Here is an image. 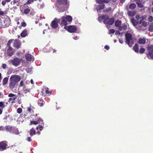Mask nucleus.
Here are the masks:
<instances>
[{"label":"nucleus","instance_id":"obj_1","mask_svg":"<svg viewBox=\"0 0 153 153\" xmlns=\"http://www.w3.org/2000/svg\"><path fill=\"white\" fill-rule=\"evenodd\" d=\"M21 79L20 76L16 75H13L10 78L9 87L11 89L16 88L18 85V82Z\"/></svg>","mask_w":153,"mask_h":153},{"label":"nucleus","instance_id":"obj_2","mask_svg":"<svg viewBox=\"0 0 153 153\" xmlns=\"http://www.w3.org/2000/svg\"><path fill=\"white\" fill-rule=\"evenodd\" d=\"M58 5L57 9L58 11L62 12L67 10L68 8V0H56Z\"/></svg>","mask_w":153,"mask_h":153},{"label":"nucleus","instance_id":"obj_3","mask_svg":"<svg viewBox=\"0 0 153 153\" xmlns=\"http://www.w3.org/2000/svg\"><path fill=\"white\" fill-rule=\"evenodd\" d=\"M125 42L129 47H131L134 44V40L132 35L130 33H127L125 34Z\"/></svg>","mask_w":153,"mask_h":153},{"label":"nucleus","instance_id":"obj_4","mask_svg":"<svg viewBox=\"0 0 153 153\" xmlns=\"http://www.w3.org/2000/svg\"><path fill=\"white\" fill-rule=\"evenodd\" d=\"M146 49L147 50L146 55L151 59H153V45H151L149 46Z\"/></svg>","mask_w":153,"mask_h":153},{"label":"nucleus","instance_id":"obj_5","mask_svg":"<svg viewBox=\"0 0 153 153\" xmlns=\"http://www.w3.org/2000/svg\"><path fill=\"white\" fill-rule=\"evenodd\" d=\"M114 18H110L109 16L107 15L105 19L103 21V23L105 25H111L114 23Z\"/></svg>","mask_w":153,"mask_h":153},{"label":"nucleus","instance_id":"obj_6","mask_svg":"<svg viewBox=\"0 0 153 153\" xmlns=\"http://www.w3.org/2000/svg\"><path fill=\"white\" fill-rule=\"evenodd\" d=\"M64 28L67 30L68 32L71 33L75 32L77 30V27L75 25L65 26L64 27Z\"/></svg>","mask_w":153,"mask_h":153},{"label":"nucleus","instance_id":"obj_7","mask_svg":"<svg viewBox=\"0 0 153 153\" xmlns=\"http://www.w3.org/2000/svg\"><path fill=\"white\" fill-rule=\"evenodd\" d=\"M10 19L9 17L5 18L3 22H1V25L3 28L8 27L10 24Z\"/></svg>","mask_w":153,"mask_h":153},{"label":"nucleus","instance_id":"obj_8","mask_svg":"<svg viewBox=\"0 0 153 153\" xmlns=\"http://www.w3.org/2000/svg\"><path fill=\"white\" fill-rule=\"evenodd\" d=\"M21 45V42L19 39H16L14 40L13 44V47L15 49H18Z\"/></svg>","mask_w":153,"mask_h":153},{"label":"nucleus","instance_id":"obj_9","mask_svg":"<svg viewBox=\"0 0 153 153\" xmlns=\"http://www.w3.org/2000/svg\"><path fill=\"white\" fill-rule=\"evenodd\" d=\"M60 19L55 18L51 22V26L54 29H56L58 27V23L59 22Z\"/></svg>","mask_w":153,"mask_h":153},{"label":"nucleus","instance_id":"obj_10","mask_svg":"<svg viewBox=\"0 0 153 153\" xmlns=\"http://www.w3.org/2000/svg\"><path fill=\"white\" fill-rule=\"evenodd\" d=\"M42 93V95L44 96H49L51 94V92L49 91L48 88H45L43 89Z\"/></svg>","mask_w":153,"mask_h":153},{"label":"nucleus","instance_id":"obj_11","mask_svg":"<svg viewBox=\"0 0 153 153\" xmlns=\"http://www.w3.org/2000/svg\"><path fill=\"white\" fill-rule=\"evenodd\" d=\"M7 145L5 141H2L0 142V150L3 151L7 149Z\"/></svg>","mask_w":153,"mask_h":153},{"label":"nucleus","instance_id":"obj_12","mask_svg":"<svg viewBox=\"0 0 153 153\" xmlns=\"http://www.w3.org/2000/svg\"><path fill=\"white\" fill-rule=\"evenodd\" d=\"M12 62L14 65L17 66L19 65L20 63V60L18 58H16L12 60Z\"/></svg>","mask_w":153,"mask_h":153},{"label":"nucleus","instance_id":"obj_13","mask_svg":"<svg viewBox=\"0 0 153 153\" xmlns=\"http://www.w3.org/2000/svg\"><path fill=\"white\" fill-rule=\"evenodd\" d=\"M6 52L7 56H12L14 52L13 49L12 47L8 48Z\"/></svg>","mask_w":153,"mask_h":153},{"label":"nucleus","instance_id":"obj_14","mask_svg":"<svg viewBox=\"0 0 153 153\" xmlns=\"http://www.w3.org/2000/svg\"><path fill=\"white\" fill-rule=\"evenodd\" d=\"M61 21L60 25L61 27H62L63 26H65L67 24V20L66 18H65V16H62L61 17Z\"/></svg>","mask_w":153,"mask_h":153},{"label":"nucleus","instance_id":"obj_15","mask_svg":"<svg viewBox=\"0 0 153 153\" xmlns=\"http://www.w3.org/2000/svg\"><path fill=\"white\" fill-rule=\"evenodd\" d=\"M121 21L119 20H116L115 23V26L118 27V29L120 31L122 30V26H121Z\"/></svg>","mask_w":153,"mask_h":153},{"label":"nucleus","instance_id":"obj_16","mask_svg":"<svg viewBox=\"0 0 153 153\" xmlns=\"http://www.w3.org/2000/svg\"><path fill=\"white\" fill-rule=\"evenodd\" d=\"M27 30L26 29H24L21 33L20 35L22 37H25L27 35Z\"/></svg>","mask_w":153,"mask_h":153},{"label":"nucleus","instance_id":"obj_17","mask_svg":"<svg viewBox=\"0 0 153 153\" xmlns=\"http://www.w3.org/2000/svg\"><path fill=\"white\" fill-rule=\"evenodd\" d=\"M33 56L30 54L26 53L25 54V58L27 61H30L31 60Z\"/></svg>","mask_w":153,"mask_h":153},{"label":"nucleus","instance_id":"obj_18","mask_svg":"<svg viewBox=\"0 0 153 153\" xmlns=\"http://www.w3.org/2000/svg\"><path fill=\"white\" fill-rule=\"evenodd\" d=\"M38 104L40 107H42L45 104V102L43 101L42 99H39L38 100Z\"/></svg>","mask_w":153,"mask_h":153},{"label":"nucleus","instance_id":"obj_19","mask_svg":"<svg viewBox=\"0 0 153 153\" xmlns=\"http://www.w3.org/2000/svg\"><path fill=\"white\" fill-rule=\"evenodd\" d=\"M146 42V40L145 38H140L138 40V43L140 44H144Z\"/></svg>","mask_w":153,"mask_h":153},{"label":"nucleus","instance_id":"obj_20","mask_svg":"<svg viewBox=\"0 0 153 153\" xmlns=\"http://www.w3.org/2000/svg\"><path fill=\"white\" fill-rule=\"evenodd\" d=\"M21 0H13V1L12 2L13 3V4H16L17 6H19L21 5Z\"/></svg>","mask_w":153,"mask_h":153},{"label":"nucleus","instance_id":"obj_21","mask_svg":"<svg viewBox=\"0 0 153 153\" xmlns=\"http://www.w3.org/2000/svg\"><path fill=\"white\" fill-rule=\"evenodd\" d=\"M133 49L136 53L139 52V45L137 44H136L133 47Z\"/></svg>","mask_w":153,"mask_h":153},{"label":"nucleus","instance_id":"obj_22","mask_svg":"<svg viewBox=\"0 0 153 153\" xmlns=\"http://www.w3.org/2000/svg\"><path fill=\"white\" fill-rule=\"evenodd\" d=\"M7 13V11L5 10L4 11L1 10V9H0V16H4L6 15Z\"/></svg>","mask_w":153,"mask_h":153},{"label":"nucleus","instance_id":"obj_23","mask_svg":"<svg viewBox=\"0 0 153 153\" xmlns=\"http://www.w3.org/2000/svg\"><path fill=\"white\" fill-rule=\"evenodd\" d=\"M105 6V5L104 4H102L97 6V10H101L103 9Z\"/></svg>","mask_w":153,"mask_h":153},{"label":"nucleus","instance_id":"obj_24","mask_svg":"<svg viewBox=\"0 0 153 153\" xmlns=\"http://www.w3.org/2000/svg\"><path fill=\"white\" fill-rule=\"evenodd\" d=\"M107 15H102L101 16H99L98 17V20L99 22H100L102 20L105 19Z\"/></svg>","mask_w":153,"mask_h":153},{"label":"nucleus","instance_id":"obj_25","mask_svg":"<svg viewBox=\"0 0 153 153\" xmlns=\"http://www.w3.org/2000/svg\"><path fill=\"white\" fill-rule=\"evenodd\" d=\"M136 13V12L135 11H128V15L131 17H133L134 16Z\"/></svg>","mask_w":153,"mask_h":153},{"label":"nucleus","instance_id":"obj_26","mask_svg":"<svg viewBox=\"0 0 153 153\" xmlns=\"http://www.w3.org/2000/svg\"><path fill=\"white\" fill-rule=\"evenodd\" d=\"M131 21L134 26H136L138 25L137 22L134 18L131 19Z\"/></svg>","mask_w":153,"mask_h":153},{"label":"nucleus","instance_id":"obj_27","mask_svg":"<svg viewBox=\"0 0 153 153\" xmlns=\"http://www.w3.org/2000/svg\"><path fill=\"white\" fill-rule=\"evenodd\" d=\"M4 128L7 131L10 132L12 130V127L9 125L6 126Z\"/></svg>","mask_w":153,"mask_h":153},{"label":"nucleus","instance_id":"obj_28","mask_svg":"<svg viewBox=\"0 0 153 153\" xmlns=\"http://www.w3.org/2000/svg\"><path fill=\"white\" fill-rule=\"evenodd\" d=\"M30 134L31 136H33L36 134V131L33 128H32L30 131Z\"/></svg>","mask_w":153,"mask_h":153},{"label":"nucleus","instance_id":"obj_29","mask_svg":"<svg viewBox=\"0 0 153 153\" xmlns=\"http://www.w3.org/2000/svg\"><path fill=\"white\" fill-rule=\"evenodd\" d=\"M8 78L7 77H6L4 78L2 80V85H3L6 84L8 82Z\"/></svg>","mask_w":153,"mask_h":153},{"label":"nucleus","instance_id":"obj_30","mask_svg":"<svg viewBox=\"0 0 153 153\" xmlns=\"http://www.w3.org/2000/svg\"><path fill=\"white\" fill-rule=\"evenodd\" d=\"M98 4L102 3H107L109 2V0H96Z\"/></svg>","mask_w":153,"mask_h":153},{"label":"nucleus","instance_id":"obj_31","mask_svg":"<svg viewBox=\"0 0 153 153\" xmlns=\"http://www.w3.org/2000/svg\"><path fill=\"white\" fill-rule=\"evenodd\" d=\"M136 4L134 3H132L130 4L129 6V8L130 9L134 10L136 7Z\"/></svg>","mask_w":153,"mask_h":153},{"label":"nucleus","instance_id":"obj_32","mask_svg":"<svg viewBox=\"0 0 153 153\" xmlns=\"http://www.w3.org/2000/svg\"><path fill=\"white\" fill-rule=\"evenodd\" d=\"M17 98V96L11 97L9 99L8 101L11 102V103H13L14 102V101Z\"/></svg>","mask_w":153,"mask_h":153},{"label":"nucleus","instance_id":"obj_33","mask_svg":"<svg viewBox=\"0 0 153 153\" xmlns=\"http://www.w3.org/2000/svg\"><path fill=\"white\" fill-rule=\"evenodd\" d=\"M65 18H66L67 21L68 22H71L72 21V18L70 16H67L65 17Z\"/></svg>","mask_w":153,"mask_h":153},{"label":"nucleus","instance_id":"obj_34","mask_svg":"<svg viewBox=\"0 0 153 153\" xmlns=\"http://www.w3.org/2000/svg\"><path fill=\"white\" fill-rule=\"evenodd\" d=\"M136 3L137 5L140 8H142L143 7V4L139 0V1H137Z\"/></svg>","mask_w":153,"mask_h":153},{"label":"nucleus","instance_id":"obj_35","mask_svg":"<svg viewBox=\"0 0 153 153\" xmlns=\"http://www.w3.org/2000/svg\"><path fill=\"white\" fill-rule=\"evenodd\" d=\"M14 40L13 39H10L7 42V45L8 46V48H10V47H11L10 46V44L12 43Z\"/></svg>","mask_w":153,"mask_h":153},{"label":"nucleus","instance_id":"obj_36","mask_svg":"<svg viewBox=\"0 0 153 153\" xmlns=\"http://www.w3.org/2000/svg\"><path fill=\"white\" fill-rule=\"evenodd\" d=\"M30 10L29 8H27L25 9L24 10V13L25 14H28L30 12Z\"/></svg>","mask_w":153,"mask_h":153},{"label":"nucleus","instance_id":"obj_37","mask_svg":"<svg viewBox=\"0 0 153 153\" xmlns=\"http://www.w3.org/2000/svg\"><path fill=\"white\" fill-rule=\"evenodd\" d=\"M149 30L151 32L153 31V23H152L150 25Z\"/></svg>","mask_w":153,"mask_h":153},{"label":"nucleus","instance_id":"obj_38","mask_svg":"<svg viewBox=\"0 0 153 153\" xmlns=\"http://www.w3.org/2000/svg\"><path fill=\"white\" fill-rule=\"evenodd\" d=\"M34 1L33 0H28L26 2L25 4H24V5H28L31 4Z\"/></svg>","mask_w":153,"mask_h":153},{"label":"nucleus","instance_id":"obj_39","mask_svg":"<svg viewBox=\"0 0 153 153\" xmlns=\"http://www.w3.org/2000/svg\"><path fill=\"white\" fill-rule=\"evenodd\" d=\"M43 129V127L42 126L40 125H39L36 128V129L38 130L39 129L40 131H42Z\"/></svg>","mask_w":153,"mask_h":153},{"label":"nucleus","instance_id":"obj_40","mask_svg":"<svg viewBox=\"0 0 153 153\" xmlns=\"http://www.w3.org/2000/svg\"><path fill=\"white\" fill-rule=\"evenodd\" d=\"M145 51V49L143 48H141L140 49L139 51V52L140 53V54H142Z\"/></svg>","mask_w":153,"mask_h":153},{"label":"nucleus","instance_id":"obj_41","mask_svg":"<svg viewBox=\"0 0 153 153\" xmlns=\"http://www.w3.org/2000/svg\"><path fill=\"white\" fill-rule=\"evenodd\" d=\"M39 123V122H37V121H31L30 122V125L33 124L34 125H36Z\"/></svg>","mask_w":153,"mask_h":153},{"label":"nucleus","instance_id":"obj_42","mask_svg":"<svg viewBox=\"0 0 153 153\" xmlns=\"http://www.w3.org/2000/svg\"><path fill=\"white\" fill-rule=\"evenodd\" d=\"M140 20L137 22L138 25H139L141 24V23L143 22L142 21L144 19V18L143 17H142L140 18Z\"/></svg>","mask_w":153,"mask_h":153},{"label":"nucleus","instance_id":"obj_43","mask_svg":"<svg viewBox=\"0 0 153 153\" xmlns=\"http://www.w3.org/2000/svg\"><path fill=\"white\" fill-rule=\"evenodd\" d=\"M142 25L144 27H146L148 25L146 21H143L142 22Z\"/></svg>","mask_w":153,"mask_h":153},{"label":"nucleus","instance_id":"obj_44","mask_svg":"<svg viewBox=\"0 0 153 153\" xmlns=\"http://www.w3.org/2000/svg\"><path fill=\"white\" fill-rule=\"evenodd\" d=\"M22 111V109L21 108H18L17 109V112L18 114H20Z\"/></svg>","mask_w":153,"mask_h":153},{"label":"nucleus","instance_id":"obj_45","mask_svg":"<svg viewBox=\"0 0 153 153\" xmlns=\"http://www.w3.org/2000/svg\"><path fill=\"white\" fill-rule=\"evenodd\" d=\"M148 19L149 22H151L153 21V17L152 16H150L149 17Z\"/></svg>","mask_w":153,"mask_h":153},{"label":"nucleus","instance_id":"obj_46","mask_svg":"<svg viewBox=\"0 0 153 153\" xmlns=\"http://www.w3.org/2000/svg\"><path fill=\"white\" fill-rule=\"evenodd\" d=\"M115 32V30L113 29H111L109 30V33L111 34V33H114Z\"/></svg>","mask_w":153,"mask_h":153},{"label":"nucleus","instance_id":"obj_47","mask_svg":"<svg viewBox=\"0 0 153 153\" xmlns=\"http://www.w3.org/2000/svg\"><path fill=\"white\" fill-rule=\"evenodd\" d=\"M5 107L4 104L3 102H0V107L3 108Z\"/></svg>","mask_w":153,"mask_h":153},{"label":"nucleus","instance_id":"obj_48","mask_svg":"<svg viewBox=\"0 0 153 153\" xmlns=\"http://www.w3.org/2000/svg\"><path fill=\"white\" fill-rule=\"evenodd\" d=\"M127 28V25H126L125 24L122 27V30H126Z\"/></svg>","mask_w":153,"mask_h":153},{"label":"nucleus","instance_id":"obj_49","mask_svg":"<svg viewBox=\"0 0 153 153\" xmlns=\"http://www.w3.org/2000/svg\"><path fill=\"white\" fill-rule=\"evenodd\" d=\"M142 25H138V27H137V28L138 30H144L142 28Z\"/></svg>","mask_w":153,"mask_h":153},{"label":"nucleus","instance_id":"obj_50","mask_svg":"<svg viewBox=\"0 0 153 153\" xmlns=\"http://www.w3.org/2000/svg\"><path fill=\"white\" fill-rule=\"evenodd\" d=\"M36 121L37 122H39V123L42 124L43 123V120L41 118H39V119Z\"/></svg>","mask_w":153,"mask_h":153},{"label":"nucleus","instance_id":"obj_51","mask_svg":"<svg viewBox=\"0 0 153 153\" xmlns=\"http://www.w3.org/2000/svg\"><path fill=\"white\" fill-rule=\"evenodd\" d=\"M111 10V7H109L106 9L104 11L105 12H108L110 11Z\"/></svg>","mask_w":153,"mask_h":153},{"label":"nucleus","instance_id":"obj_52","mask_svg":"<svg viewBox=\"0 0 153 153\" xmlns=\"http://www.w3.org/2000/svg\"><path fill=\"white\" fill-rule=\"evenodd\" d=\"M15 96H16V95L13 94L12 93H10L8 95V97H14Z\"/></svg>","mask_w":153,"mask_h":153},{"label":"nucleus","instance_id":"obj_53","mask_svg":"<svg viewBox=\"0 0 153 153\" xmlns=\"http://www.w3.org/2000/svg\"><path fill=\"white\" fill-rule=\"evenodd\" d=\"M21 26L22 27H25L26 26V24L25 22H23L21 23Z\"/></svg>","mask_w":153,"mask_h":153},{"label":"nucleus","instance_id":"obj_54","mask_svg":"<svg viewBox=\"0 0 153 153\" xmlns=\"http://www.w3.org/2000/svg\"><path fill=\"white\" fill-rule=\"evenodd\" d=\"M13 133L16 134H19V131L17 129H15V131L13 132Z\"/></svg>","mask_w":153,"mask_h":153},{"label":"nucleus","instance_id":"obj_55","mask_svg":"<svg viewBox=\"0 0 153 153\" xmlns=\"http://www.w3.org/2000/svg\"><path fill=\"white\" fill-rule=\"evenodd\" d=\"M6 3H7V1H6L4 0L1 1V4L3 6H4L6 4Z\"/></svg>","mask_w":153,"mask_h":153},{"label":"nucleus","instance_id":"obj_56","mask_svg":"<svg viewBox=\"0 0 153 153\" xmlns=\"http://www.w3.org/2000/svg\"><path fill=\"white\" fill-rule=\"evenodd\" d=\"M23 91L25 93H27V91H29V90H27L26 89V88L25 87H24L23 88Z\"/></svg>","mask_w":153,"mask_h":153},{"label":"nucleus","instance_id":"obj_57","mask_svg":"<svg viewBox=\"0 0 153 153\" xmlns=\"http://www.w3.org/2000/svg\"><path fill=\"white\" fill-rule=\"evenodd\" d=\"M31 106L30 105V107H27V111L30 112H31Z\"/></svg>","mask_w":153,"mask_h":153},{"label":"nucleus","instance_id":"obj_58","mask_svg":"<svg viewBox=\"0 0 153 153\" xmlns=\"http://www.w3.org/2000/svg\"><path fill=\"white\" fill-rule=\"evenodd\" d=\"M6 66H7V65H6V64H2V68L4 69H6Z\"/></svg>","mask_w":153,"mask_h":153},{"label":"nucleus","instance_id":"obj_59","mask_svg":"<svg viewBox=\"0 0 153 153\" xmlns=\"http://www.w3.org/2000/svg\"><path fill=\"white\" fill-rule=\"evenodd\" d=\"M27 140L28 142H31V140L30 137H28L27 138Z\"/></svg>","mask_w":153,"mask_h":153},{"label":"nucleus","instance_id":"obj_60","mask_svg":"<svg viewBox=\"0 0 153 153\" xmlns=\"http://www.w3.org/2000/svg\"><path fill=\"white\" fill-rule=\"evenodd\" d=\"M104 48L105 49H106L107 50H108L109 49V47L107 45L105 46Z\"/></svg>","mask_w":153,"mask_h":153},{"label":"nucleus","instance_id":"obj_61","mask_svg":"<svg viewBox=\"0 0 153 153\" xmlns=\"http://www.w3.org/2000/svg\"><path fill=\"white\" fill-rule=\"evenodd\" d=\"M119 42L121 44L123 43V41L122 39H119Z\"/></svg>","mask_w":153,"mask_h":153},{"label":"nucleus","instance_id":"obj_62","mask_svg":"<svg viewBox=\"0 0 153 153\" xmlns=\"http://www.w3.org/2000/svg\"><path fill=\"white\" fill-rule=\"evenodd\" d=\"M23 85V82L22 81H21L20 82V86H22Z\"/></svg>","mask_w":153,"mask_h":153},{"label":"nucleus","instance_id":"obj_63","mask_svg":"<svg viewBox=\"0 0 153 153\" xmlns=\"http://www.w3.org/2000/svg\"><path fill=\"white\" fill-rule=\"evenodd\" d=\"M125 1V0H120V2L122 3L124 2Z\"/></svg>","mask_w":153,"mask_h":153},{"label":"nucleus","instance_id":"obj_64","mask_svg":"<svg viewBox=\"0 0 153 153\" xmlns=\"http://www.w3.org/2000/svg\"><path fill=\"white\" fill-rule=\"evenodd\" d=\"M2 112V110L1 109H0V114H1Z\"/></svg>","mask_w":153,"mask_h":153}]
</instances>
